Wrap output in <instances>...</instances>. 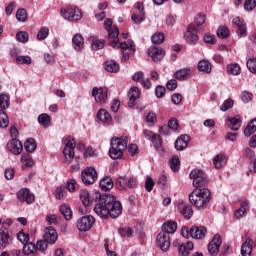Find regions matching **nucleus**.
<instances>
[{"label": "nucleus", "instance_id": "obj_31", "mask_svg": "<svg viewBox=\"0 0 256 256\" xmlns=\"http://www.w3.org/2000/svg\"><path fill=\"white\" fill-rule=\"evenodd\" d=\"M197 69L202 73H211V62H209L207 59H202L198 62Z\"/></svg>", "mask_w": 256, "mask_h": 256}, {"label": "nucleus", "instance_id": "obj_11", "mask_svg": "<svg viewBox=\"0 0 256 256\" xmlns=\"http://www.w3.org/2000/svg\"><path fill=\"white\" fill-rule=\"evenodd\" d=\"M84 185H93L97 181V170L93 167H88L81 174Z\"/></svg>", "mask_w": 256, "mask_h": 256}, {"label": "nucleus", "instance_id": "obj_45", "mask_svg": "<svg viewBox=\"0 0 256 256\" xmlns=\"http://www.w3.org/2000/svg\"><path fill=\"white\" fill-rule=\"evenodd\" d=\"M9 127V116L5 111L0 110V129H5Z\"/></svg>", "mask_w": 256, "mask_h": 256}, {"label": "nucleus", "instance_id": "obj_51", "mask_svg": "<svg viewBox=\"0 0 256 256\" xmlns=\"http://www.w3.org/2000/svg\"><path fill=\"white\" fill-rule=\"evenodd\" d=\"M9 109V96L7 94L0 95V110Z\"/></svg>", "mask_w": 256, "mask_h": 256}, {"label": "nucleus", "instance_id": "obj_6", "mask_svg": "<svg viewBox=\"0 0 256 256\" xmlns=\"http://www.w3.org/2000/svg\"><path fill=\"white\" fill-rule=\"evenodd\" d=\"M60 13L66 21H81L83 19V13L77 6L62 8Z\"/></svg>", "mask_w": 256, "mask_h": 256}, {"label": "nucleus", "instance_id": "obj_39", "mask_svg": "<svg viewBox=\"0 0 256 256\" xmlns=\"http://www.w3.org/2000/svg\"><path fill=\"white\" fill-rule=\"evenodd\" d=\"M227 163V160H225V156L223 154H218L213 159V165L215 169H221L223 165Z\"/></svg>", "mask_w": 256, "mask_h": 256}, {"label": "nucleus", "instance_id": "obj_18", "mask_svg": "<svg viewBox=\"0 0 256 256\" xmlns=\"http://www.w3.org/2000/svg\"><path fill=\"white\" fill-rule=\"evenodd\" d=\"M7 149L10 153H13V155H21L23 152V144L17 138H12L7 143Z\"/></svg>", "mask_w": 256, "mask_h": 256}, {"label": "nucleus", "instance_id": "obj_62", "mask_svg": "<svg viewBox=\"0 0 256 256\" xmlns=\"http://www.w3.org/2000/svg\"><path fill=\"white\" fill-rule=\"evenodd\" d=\"M156 122H157V114L153 112L148 113L146 117V123H148L150 127H153V125H155Z\"/></svg>", "mask_w": 256, "mask_h": 256}, {"label": "nucleus", "instance_id": "obj_48", "mask_svg": "<svg viewBox=\"0 0 256 256\" xmlns=\"http://www.w3.org/2000/svg\"><path fill=\"white\" fill-rule=\"evenodd\" d=\"M21 163L23 167H33V158L28 154H23L21 156Z\"/></svg>", "mask_w": 256, "mask_h": 256}, {"label": "nucleus", "instance_id": "obj_46", "mask_svg": "<svg viewBox=\"0 0 256 256\" xmlns=\"http://www.w3.org/2000/svg\"><path fill=\"white\" fill-rule=\"evenodd\" d=\"M207 21V16L205 14H197L194 18V26L197 29H201V25H203Z\"/></svg>", "mask_w": 256, "mask_h": 256}, {"label": "nucleus", "instance_id": "obj_9", "mask_svg": "<svg viewBox=\"0 0 256 256\" xmlns=\"http://www.w3.org/2000/svg\"><path fill=\"white\" fill-rule=\"evenodd\" d=\"M122 51V63L129 61V57L135 53V42L133 40H128L127 42H122L119 45Z\"/></svg>", "mask_w": 256, "mask_h": 256}, {"label": "nucleus", "instance_id": "obj_33", "mask_svg": "<svg viewBox=\"0 0 256 256\" xmlns=\"http://www.w3.org/2000/svg\"><path fill=\"white\" fill-rule=\"evenodd\" d=\"M60 213L61 215H63L66 221H71V219H73V212L67 204H63L60 206Z\"/></svg>", "mask_w": 256, "mask_h": 256}, {"label": "nucleus", "instance_id": "obj_22", "mask_svg": "<svg viewBox=\"0 0 256 256\" xmlns=\"http://www.w3.org/2000/svg\"><path fill=\"white\" fill-rule=\"evenodd\" d=\"M148 55L151 56L152 61L157 63V61H161L165 57V51L157 46H152L148 51Z\"/></svg>", "mask_w": 256, "mask_h": 256}, {"label": "nucleus", "instance_id": "obj_4", "mask_svg": "<svg viewBox=\"0 0 256 256\" xmlns=\"http://www.w3.org/2000/svg\"><path fill=\"white\" fill-rule=\"evenodd\" d=\"M104 29L108 33L110 47L116 48L119 45V28L113 26V20L111 18H107L104 21Z\"/></svg>", "mask_w": 256, "mask_h": 256}, {"label": "nucleus", "instance_id": "obj_32", "mask_svg": "<svg viewBox=\"0 0 256 256\" xmlns=\"http://www.w3.org/2000/svg\"><path fill=\"white\" fill-rule=\"evenodd\" d=\"M97 119L101 121L102 123H111L113 121V118L111 117V114L107 112L105 109H100L97 113Z\"/></svg>", "mask_w": 256, "mask_h": 256}, {"label": "nucleus", "instance_id": "obj_60", "mask_svg": "<svg viewBox=\"0 0 256 256\" xmlns=\"http://www.w3.org/2000/svg\"><path fill=\"white\" fill-rule=\"evenodd\" d=\"M48 36H49V28L42 27L37 34V39L39 41H43V39H47Z\"/></svg>", "mask_w": 256, "mask_h": 256}, {"label": "nucleus", "instance_id": "obj_63", "mask_svg": "<svg viewBox=\"0 0 256 256\" xmlns=\"http://www.w3.org/2000/svg\"><path fill=\"white\" fill-rule=\"evenodd\" d=\"M246 65L250 73H256V58H250Z\"/></svg>", "mask_w": 256, "mask_h": 256}, {"label": "nucleus", "instance_id": "obj_14", "mask_svg": "<svg viewBox=\"0 0 256 256\" xmlns=\"http://www.w3.org/2000/svg\"><path fill=\"white\" fill-rule=\"evenodd\" d=\"M221 243L223 241L221 240V235L216 234L214 235L212 241L208 244V253L211 256H217L219 255V247H221Z\"/></svg>", "mask_w": 256, "mask_h": 256}, {"label": "nucleus", "instance_id": "obj_13", "mask_svg": "<svg viewBox=\"0 0 256 256\" xmlns=\"http://www.w3.org/2000/svg\"><path fill=\"white\" fill-rule=\"evenodd\" d=\"M108 93H109V90L107 88L94 87L92 89V97L95 98L96 103H101V105H103V103H106L108 99Z\"/></svg>", "mask_w": 256, "mask_h": 256}, {"label": "nucleus", "instance_id": "obj_59", "mask_svg": "<svg viewBox=\"0 0 256 256\" xmlns=\"http://www.w3.org/2000/svg\"><path fill=\"white\" fill-rule=\"evenodd\" d=\"M16 39L19 43H27L29 41V34L25 31H20L16 34Z\"/></svg>", "mask_w": 256, "mask_h": 256}, {"label": "nucleus", "instance_id": "obj_8", "mask_svg": "<svg viewBox=\"0 0 256 256\" xmlns=\"http://www.w3.org/2000/svg\"><path fill=\"white\" fill-rule=\"evenodd\" d=\"M195 33H201V29L193 24H189L184 33V39L188 45H197L199 43V36Z\"/></svg>", "mask_w": 256, "mask_h": 256}, {"label": "nucleus", "instance_id": "obj_50", "mask_svg": "<svg viewBox=\"0 0 256 256\" xmlns=\"http://www.w3.org/2000/svg\"><path fill=\"white\" fill-rule=\"evenodd\" d=\"M151 39L154 45H161L165 41V34L161 32L155 33Z\"/></svg>", "mask_w": 256, "mask_h": 256}, {"label": "nucleus", "instance_id": "obj_15", "mask_svg": "<svg viewBox=\"0 0 256 256\" xmlns=\"http://www.w3.org/2000/svg\"><path fill=\"white\" fill-rule=\"evenodd\" d=\"M11 243H13V237L11 236V233H9V229L1 228L0 229V250H3L9 247Z\"/></svg>", "mask_w": 256, "mask_h": 256}, {"label": "nucleus", "instance_id": "obj_42", "mask_svg": "<svg viewBox=\"0 0 256 256\" xmlns=\"http://www.w3.org/2000/svg\"><path fill=\"white\" fill-rule=\"evenodd\" d=\"M38 123H40L42 127H49L51 125V117L43 113L38 116Z\"/></svg>", "mask_w": 256, "mask_h": 256}, {"label": "nucleus", "instance_id": "obj_1", "mask_svg": "<svg viewBox=\"0 0 256 256\" xmlns=\"http://www.w3.org/2000/svg\"><path fill=\"white\" fill-rule=\"evenodd\" d=\"M94 213L100 219H117L123 213V206L114 195L110 194H97L94 203Z\"/></svg>", "mask_w": 256, "mask_h": 256}, {"label": "nucleus", "instance_id": "obj_44", "mask_svg": "<svg viewBox=\"0 0 256 256\" xmlns=\"http://www.w3.org/2000/svg\"><path fill=\"white\" fill-rule=\"evenodd\" d=\"M227 73L229 75H240V73H241V66H239V64H237V63L229 64L227 66Z\"/></svg>", "mask_w": 256, "mask_h": 256}, {"label": "nucleus", "instance_id": "obj_37", "mask_svg": "<svg viewBox=\"0 0 256 256\" xmlns=\"http://www.w3.org/2000/svg\"><path fill=\"white\" fill-rule=\"evenodd\" d=\"M189 73H191V70L188 68L180 69L176 71L174 74L175 79L178 81H185L189 77Z\"/></svg>", "mask_w": 256, "mask_h": 256}, {"label": "nucleus", "instance_id": "obj_23", "mask_svg": "<svg viewBox=\"0 0 256 256\" xmlns=\"http://www.w3.org/2000/svg\"><path fill=\"white\" fill-rule=\"evenodd\" d=\"M207 233V228L203 226H192L190 228V237L192 239H203Z\"/></svg>", "mask_w": 256, "mask_h": 256}, {"label": "nucleus", "instance_id": "obj_64", "mask_svg": "<svg viewBox=\"0 0 256 256\" xmlns=\"http://www.w3.org/2000/svg\"><path fill=\"white\" fill-rule=\"evenodd\" d=\"M256 7V0H245L244 9L246 11H253Z\"/></svg>", "mask_w": 256, "mask_h": 256}, {"label": "nucleus", "instance_id": "obj_49", "mask_svg": "<svg viewBox=\"0 0 256 256\" xmlns=\"http://www.w3.org/2000/svg\"><path fill=\"white\" fill-rule=\"evenodd\" d=\"M170 168L172 171L177 172L179 171V166L181 165V162L179 161V156H173L170 161Z\"/></svg>", "mask_w": 256, "mask_h": 256}, {"label": "nucleus", "instance_id": "obj_25", "mask_svg": "<svg viewBox=\"0 0 256 256\" xmlns=\"http://www.w3.org/2000/svg\"><path fill=\"white\" fill-rule=\"evenodd\" d=\"M188 143H189V136L183 134L176 139L174 143V147L177 151H183L184 149H187Z\"/></svg>", "mask_w": 256, "mask_h": 256}, {"label": "nucleus", "instance_id": "obj_26", "mask_svg": "<svg viewBox=\"0 0 256 256\" xmlns=\"http://www.w3.org/2000/svg\"><path fill=\"white\" fill-rule=\"evenodd\" d=\"M129 101H128V107L133 108L135 105V101L141 97V91H139V88L132 87L128 93Z\"/></svg>", "mask_w": 256, "mask_h": 256}, {"label": "nucleus", "instance_id": "obj_56", "mask_svg": "<svg viewBox=\"0 0 256 256\" xmlns=\"http://www.w3.org/2000/svg\"><path fill=\"white\" fill-rule=\"evenodd\" d=\"M17 239H18V241H20V243L22 245H25V244L29 243V234H25V232L23 230H20L17 233Z\"/></svg>", "mask_w": 256, "mask_h": 256}, {"label": "nucleus", "instance_id": "obj_19", "mask_svg": "<svg viewBox=\"0 0 256 256\" xmlns=\"http://www.w3.org/2000/svg\"><path fill=\"white\" fill-rule=\"evenodd\" d=\"M174 247H178V251L182 256H189V253L193 251V242L188 241L187 243L179 244V241L173 242Z\"/></svg>", "mask_w": 256, "mask_h": 256}, {"label": "nucleus", "instance_id": "obj_17", "mask_svg": "<svg viewBox=\"0 0 256 256\" xmlns=\"http://www.w3.org/2000/svg\"><path fill=\"white\" fill-rule=\"evenodd\" d=\"M17 198L22 203H28V205H31V203L35 202V195L31 194V192L27 188L20 189L17 193Z\"/></svg>", "mask_w": 256, "mask_h": 256}, {"label": "nucleus", "instance_id": "obj_54", "mask_svg": "<svg viewBox=\"0 0 256 256\" xmlns=\"http://www.w3.org/2000/svg\"><path fill=\"white\" fill-rule=\"evenodd\" d=\"M217 37H219V39H227V37H229V28L220 26L217 30Z\"/></svg>", "mask_w": 256, "mask_h": 256}, {"label": "nucleus", "instance_id": "obj_34", "mask_svg": "<svg viewBox=\"0 0 256 256\" xmlns=\"http://www.w3.org/2000/svg\"><path fill=\"white\" fill-rule=\"evenodd\" d=\"M104 69L108 71V73H117L119 71V63L110 60L105 62Z\"/></svg>", "mask_w": 256, "mask_h": 256}, {"label": "nucleus", "instance_id": "obj_41", "mask_svg": "<svg viewBox=\"0 0 256 256\" xmlns=\"http://www.w3.org/2000/svg\"><path fill=\"white\" fill-rule=\"evenodd\" d=\"M249 207V202L244 201L241 203L240 208L236 210L235 212V217L237 219H241V217H243V215H245V213L247 212V209Z\"/></svg>", "mask_w": 256, "mask_h": 256}, {"label": "nucleus", "instance_id": "obj_27", "mask_svg": "<svg viewBox=\"0 0 256 256\" xmlns=\"http://www.w3.org/2000/svg\"><path fill=\"white\" fill-rule=\"evenodd\" d=\"M72 45L75 51H82L83 47H85V39L81 34H76L72 38Z\"/></svg>", "mask_w": 256, "mask_h": 256}, {"label": "nucleus", "instance_id": "obj_40", "mask_svg": "<svg viewBox=\"0 0 256 256\" xmlns=\"http://www.w3.org/2000/svg\"><path fill=\"white\" fill-rule=\"evenodd\" d=\"M89 41L91 42L92 49L94 51H99V49H103L105 47V41L96 39L95 37H90Z\"/></svg>", "mask_w": 256, "mask_h": 256}, {"label": "nucleus", "instance_id": "obj_24", "mask_svg": "<svg viewBox=\"0 0 256 256\" xmlns=\"http://www.w3.org/2000/svg\"><path fill=\"white\" fill-rule=\"evenodd\" d=\"M253 245H255V242L253 241V239L251 238L246 239L241 246V255L251 256V254L253 253Z\"/></svg>", "mask_w": 256, "mask_h": 256}, {"label": "nucleus", "instance_id": "obj_53", "mask_svg": "<svg viewBox=\"0 0 256 256\" xmlns=\"http://www.w3.org/2000/svg\"><path fill=\"white\" fill-rule=\"evenodd\" d=\"M180 213L185 219H191L193 217V208L191 206H183Z\"/></svg>", "mask_w": 256, "mask_h": 256}, {"label": "nucleus", "instance_id": "obj_7", "mask_svg": "<svg viewBox=\"0 0 256 256\" xmlns=\"http://www.w3.org/2000/svg\"><path fill=\"white\" fill-rule=\"evenodd\" d=\"M67 143L63 150L64 162L69 165L75 159V147H77V142L75 138L68 137Z\"/></svg>", "mask_w": 256, "mask_h": 256}, {"label": "nucleus", "instance_id": "obj_47", "mask_svg": "<svg viewBox=\"0 0 256 256\" xmlns=\"http://www.w3.org/2000/svg\"><path fill=\"white\" fill-rule=\"evenodd\" d=\"M151 141L157 151H163V140L159 134H156Z\"/></svg>", "mask_w": 256, "mask_h": 256}, {"label": "nucleus", "instance_id": "obj_29", "mask_svg": "<svg viewBox=\"0 0 256 256\" xmlns=\"http://www.w3.org/2000/svg\"><path fill=\"white\" fill-rule=\"evenodd\" d=\"M100 188L102 189V191H111V189H113V179H111V177L106 176L104 178H102L100 180Z\"/></svg>", "mask_w": 256, "mask_h": 256}, {"label": "nucleus", "instance_id": "obj_5", "mask_svg": "<svg viewBox=\"0 0 256 256\" xmlns=\"http://www.w3.org/2000/svg\"><path fill=\"white\" fill-rule=\"evenodd\" d=\"M190 179L193 180L192 185L199 189V187H205L207 183H209V178H207V174L203 172V170L195 168L190 172Z\"/></svg>", "mask_w": 256, "mask_h": 256}, {"label": "nucleus", "instance_id": "obj_16", "mask_svg": "<svg viewBox=\"0 0 256 256\" xmlns=\"http://www.w3.org/2000/svg\"><path fill=\"white\" fill-rule=\"evenodd\" d=\"M157 243L161 251H168L171 247V237L165 232H160L157 236Z\"/></svg>", "mask_w": 256, "mask_h": 256}, {"label": "nucleus", "instance_id": "obj_20", "mask_svg": "<svg viewBox=\"0 0 256 256\" xmlns=\"http://www.w3.org/2000/svg\"><path fill=\"white\" fill-rule=\"evenodd\" d=\"M58 237L59 236H58L55 228L50 226V227L46 228L43 239H45L49 243V245H54V243H56Z\"/></svg>", "mask_w": 256, "mask_h": 256}, {"label": "nucleus", "instance_id": "obj_30", "mask_svg": "<svg viewBox=\"0 0 256 256\" xmlns=\"http://www.w3.org/2000/svg\"><path fill=\"white\" fill-rule=\"evenodd\" d=\"M175 231H177V222H165L162 226V232L167 233V235H172Z\"/></svg>", "mask_w": 256, "mask_h": 256}, {"label": "nucleus", "instance_id": "obj_52", "mask_svg": "<svg viewBox=\"0 0 256 256\" xmlns=\"http://www.w3.org/2000/svg\"><path fill=\"white\" fill-rule=\"evenodd\" d=\"M16 19L20 23H25V21H27V10L18 9L17 12H16Z\"/></svg>", "mask_w": 256, "mask_h": 256}, {"label": "nucleus", "instance_id": "obj_21", "mask_svg": "<svg viewBox=\"0 0 256 256\" xmlns=\"http://www.w3.org/2000/svg\"><path fill=\"white\" fill-rule=\"evenodd\" d=\"M233 25L238 28V37H247V25L240 17H235L232 20Z\"/></svg>", "mask_w": 256, "mask_h": 256}, {"label": "nucleus", "instance_id": "obj_43", "mask_svg": "<svg viewBox=\"0 0 256 256\" xmlns=\"http://www.w3.org/2000/svg\"><path fill=\"white\" fill-rule=\"evenodd\" d=\"M79 195H80V201H82L83 205H85V207H89V205H91V198L89 196V191L81 190Z\"/></svg>", "mask_w": 256, "mask_h": 256}, {"label": "nucleus", "instance_id": "obj_12", "mask_svg": "<svg viewBox=\"0 0 256 256\" xmlns=\"http://www.w3.org/2000/svg\"><path fill=\"white\" fill-rule=\"evenodd\" d=\"M95 224V218L93 216H83L77 221L78 231H90Z\"/></svg>", "mask_w": 256, "mask_h": 256}, {"label": "nucleus", "instance_id": "obj_61", "mask_svg": "<svg viewBox=\"0 0 256 256\" xmlns=\"http://www.w3.org/2000/svg\"><path fill=\"white\" fill-rule=\"evenodd\" d=\"M131 19L133 23L139 25L140 23H143V21H145V13L132 14Z\"/></svg>", "mask_w": 256, "mask_h": 256}, {"label": "nucleus", "instance_id": "obj_10", "mask_svg": "<svg viewBox=\"0 0 256 256\" xmlns=\"http://www.w3.org/2000/svg\"><path fill=\"white\" fill-rule=\"evenodd\" d=\"M119 189H134L137 187V178L132 176H120L116 180Z\"/></svg>", "mask_w": 256, "mask_h": 256}, {"label": "nucleus", "instance_id": "obj_36", "mask_svg": "<svg viewBox=\"0 0 256 256\" xmlns=\"http://www.w3.org/2000/svg\"><path fill=\"white\" fill-rule=\"evenodd\" d=\"M22 251L24 255H34V253H37L35 243L27 242L26 244H24Z\"/></svg>", "mask_w": 256, "mask_h": 256}, {"label": "nucleus", "instance_id": "obj_38", "mask_svg": "<svg viewBox=\"0 0 256 256\" xmlns=\"http://www.w3.org/2000/svg\"><path fill=\"white\" fill-rule=\"evenodd\" d=\"M24 149L27 153H33L37 149V142L33 138H29L24 142Z\"/></svg>", "mask_w": 256, "mask_h": 256}, {"label": "nucleus", "instance_id": "obj_58", "mask_svg": "<svg viewBox=\"0 0 256 256\" xmlns=\"http://www.w3.org/2000/svg\"><path fill=\"white\" fill-rule=\"evenodd\" d=\"M15 61L17 65H31V57L29 56H18Z\"/></svg>", "mask_w": 256, "mask_h": 256}, {"label": "nucleus", "instance_id": "obj_35", "mask_svg": "<svg viewBox=\"0 0 256 256\" xmlns=\"http://www.w3.org/2000/svg\"><path fill=\"white\" fill-rule=\"evenodd\" d=\"M256 132V118L252 119L244 130L245 137H251Z\"/></svg>", "mask_w": 256, "mask_h": 256}, {"label": "nucleus", "instance_id": "obj_28", "mask_svg": "<svg viewBox=\"0 0 256 256\" xmlns=\"http://www.w3.org/2000/svg\"><path fill=\"white\" fill-rule=\"evenodd\" d=\"M227 121H229V129H231V131H239V129H241V116H235L232 118H228Z\"/></svg>", "mask_w": 256, "mask_h": 256}, {"label": "nucleus", "instance_id": "obj_3", "mask_svg": "<svg viewBox=\"0 0 256 256\" xmlns=\"http://www.w3.org/2000/svg\"><path fill=\"white\" fill-rule=\"evenodd\" d=\"M129 139L125 137H117L111 139V147L109 149V157L111 159H121L123 157V151L127 149V143Z\"/></svg>", "mask_w": 256, "mask_h": 256}, {"label": "nucleus", "instance_id": "obj_57", "mask_svg": "<svg viewBox=\"0 0 256 256\" xmlns=\"http://www.w3.org/2000/svg\"><path fill=\"white\" fill-rule=\"evenodd\" d=\"M233 105H235V101H233L232 99H227L220 106V111H229V109H233Z\"/></svg>", "mask_w": 256, "mask_h": 256}, {"label": "nucleus", "instance_id": "obj_55", "mask_svg": "<svg viewBox=\"0 0 256 256\" xmlns=\"http://www.w3.org/2000/svg\"><path fill=\"white\" fill-rule=\"evenodd\" d=\"M48 242L45 239L37 241L36 245V251H40V253H45L47 251Z\"/></svg>", "mask_w": 256, "mask_h": 256}, {"label": "nucleus", "instance_id": "obj_2", "mask_svg": "<svg viewBox=\"0 0 256 256\" xmlns=\"http://www.w3.org/2000/svg\"><path fill=\"white\" fill-rule=\"evenodd\" d=\"M189 201L197 209H205L211 203V190L195 188L189 195Z\"/></svg>", "mask_w": 256, "mask_h": 256}]
</instances>
